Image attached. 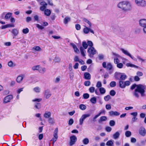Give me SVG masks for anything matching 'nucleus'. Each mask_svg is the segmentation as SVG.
<instances>
[{"label": "nucleus", "mask_w": 146, "mask_h": 146, "mask_svg": "<svg viewBox=\"0 0 146 146\" xmlns=\"http://www.w3.org/2000/svg\"><path fill=\"white\" fill-rule=\"evenodd\" d=\"M109 115L111 116H119L120 115V113L117 111H113L109 112Z\"/></svg>", "instance_id": "14"}, {"label": "nucleus", "mask_w": 146, "mask_h": 146, "mask_svg": "<svg viewBox=\"0 0 146 146\" xmlns=\"http://www.w3.org/2000/svg\"><path fill=\"white\" fill-rule=\"evenodd\" d=\"M126 65L128 67H130L136 68H139V67L138 66H136L134 64H131L130 63H127L126 64Z\"/></svg>", "instance_id": "23"}, {"label": "nucleus", "mask_w": 146, "mask_h": 146, "mask_svg": "<svg viewBox=\"0 0 146 146\" xmlns=\"http://www.w3.org/2000/svg\"><path fill=\"white\" fill-rule=\"evenodd\" d=\"M40 5L42 6H46L47 5V4L44 1H42L40 3Z\"/></svg>", "instance_id": "58"}, {"label": "nucleus", "mask_w": 146, "mask_h": 146, "mask_svg": "<svg viewBox=\"0 0 146 146\" xmlns=\"http://www.w3.org/2000/svg\"><path fill=\"white\" fill-rule=\"evenodd\" d=\"M84 78L86 79L90 80L91 78V75L88 72H86L84 74Z\"/></svg>", "instance_id": "20"}, {"label": "nucleus", "mask_w": 146, "mask_h": 146, "mask_svg": "<svg viewBox=\"0 0 146 146\" xmlns=\"http://www.w3.org/2000/svg\"><path fill=\"white\" fill-rule=\"evenodd\" d=\"M12 32L15 36H16L18 33V31L16 29H14L12 30Z\"/></svg>", "instance_id": "38"}, {"label": "nucleus", "mask_w": 146, "mask_h": 146, "mask_svg": "<svg viewBox=\"0 0 146 146\" xmlns=\"http://www.w3.org/2000/svg\"><path fill=\"white\" fill-rule=\"evenodd\" d=\"M135 2L138 7H144L146 6V1L144 0H135Z\"/></svg>", "instance_id": "5"}, {"label": "nucleus", "mask_w": 146, "mask_h": 146, "mask_svg": "<svg viewBox=\"0 0 146 146\" xmlns=\"http://www.w3.org/2000/svg\"><path fill=\"white\" fill-rule=\"evenodd\" d=\"M140 25L143 27H146V19H142L139 21Z\"/></svg>", "instance_id": "13"}, {"label": "nucleus", "mask_w": 146, "mask_h": 146, "mask_svg": "<svg viewBox=\"0 0 146 146\" xmlns=\"http://www.w3.org/2000/svg\"><path fill=\"white\" fill-rule=\"evenodd\" d=\"M84 85L86 86H89L90 85V81H85L84 82Z\"/></svg>", "instance_id": "60"}, {"label": "nucleus", "mask_w": 146, "mask_h": 146, "mask_svg": "<svg viewBox=\"0 0 146 146\" xmlns=\"http://www.w3.org/2000/svg\"><path fill=\"white\" fill-rule=\"evenodd\" d=\"M70 18L68 17H66L64 19L63 22L65 24H67L70 21Z\"/></svg>", "instance_id": "21"}, {"label": "nucleus", "mask_w": 146, "mask_h": 146, "mask_svg": "<svg viewBox=\"0 0 146 146\" xmlns=\"http://www.w3.org/2000/svg\"><path fill=\"white\" fill-rule=\"evenodd\" d=\"M51 94L50 90H45L44 93V97L46 99H48L51 96Z\"/></svg>", "instance_id": "15"}, {"label": "nucleus", "mask_w": 146, "mask_h": 146, "mask_svg": "<svg viewBox=\"0 0 146 146\" xmlns=\"http://www.w3.org/2000/svg\"><path fill=\"white\" fill-rule=\"evenodd\" d=\"M97 51L94 47H90L88 48V55L90 57H93L94 55L96 54Z\"/></svg>", "instance_id": "4"}, {"label": "nucleus", "mask_w": 146, "mask_h": 146, "mask_svg": "<svg viewBox=\"0 0 146 146\" xmlns=\"http://www.w3.org/2000/svg\"><path fill=\"white\" fill-rule=\"evenodd\" d=\"M33 49L36 51H40L41 50V49L39 46H35L33 48Z\"/></svg>", "instance_id": "40"}, {"label": "nucleus", "mask_w": 146, "mask_h": 146, "mask_svg": "<svg viewBox=\"0 0 146 146\" xmlns=\"http://www.w3.org/2000/svg\"><path fill=\"white\" fill-rule=\"evenodd\" d=\"M51 113L49 111H46L44 114L43 116L45 118H49L51 116Z\"/></svg>", "instance_id": "18"}, {"label": "nucleus", "mask_w": 146, "mask_h": 146, "mask_svg": "<svg viewBox=\"0 0 146 146\" xmlns=\"http://www.w3.org/2000/svg\"><path fill=\"white\" fill-rule=\"evenodd\" d=\"M35 107L37 109H40L41 108L40 104L38 103H36L35 105Z\"/></svg>", "instance_id": "48"}, {"label": "nucleus", "mask_w": 146, "mask_h": 146, "mask_svg": "<svg viewBox=\"0 0 146 146\" xmlns=\"http://www.w3.org/2000/svg\"><path fill=\"white\" fill-rule=\"evenodd\" d=\"M29 29L28 28L23 29L22 31L23 33L25 34L28 33L29 32Z\"/></svg>", "instance_id": "42"}, {"label": "nucleus", "mask_w": 146, "mask_h": 146, "mask_svg": "<svg viewBox=\"0 0 146 146\" xmlns=\"http://www.w3.org/2000/svg\"><path fill=\"white\" fill-rule=\"evenodd\" d=\"M121 73L116 72L115 73V76L116 78L118 80H119L120 76L121 75Z\"/></svg>", "instance_id": "30"}, {"label": "nucleus", "mask_w": 146, "mask_h": 146, "mask_svg": "<svg viewBox=\"0 0 146 146\" xmlns=\"http://www.w3.org/2000/svg\"><path fill=\"white\" fill-rule=\"evenodd\" d=\"M13 98V96L12 95H8L4 98L3 102L4 104L9 102Z\"/></svg>", "instance_id": "11"}, {"label": "nucleus", "mask_w": 146, "mask_h": 146, "mask_svg": "<svg viewBox=\"0 0 146 146\" xmlns=\"http://www.w3.org/2000/svg\"><path fill=\"white\" fill-rule=\"evenodd\" d=\"M110 125L111 126H113L115 125V122L113 120H111L110 122Z\"/></svg>", "instance_id": "57"}, {"label": "nucleus", "mask_w": 146, "mask_h": 146, "mask_svg": "<svg viewBox=\"0 0 146 146\" xmlns=\"http://www.w3.org/2000/svg\"><path fill=\"white\" fill-rule=\"evenodd\" d=\"M70 141L69 145L70 146H71L75 143L77 141V138L76 136L73 135L70 137Z\"/></svg>", "instance_id": "10"}, {"label": "nucleus", "mask_w": 146, "mask_h": 146, "mask_svg": "<svg viewBox=\"0 0 146 146\" xmlns=\"http://www.w3.org/2000/svg\"><path fill=\"white\" fill-rule=\"evenodd\" d=\"M51 13L50 10L48 9H46L44 11V14L47 16H49Z\"/></svg>", "instance_id": "26"}, {"label": "nucleus", "mask_w": 146, "mask_h": 146, "mask_svg": "<svg viewBox=\"0 0 146 146\" xmlns=\"http://www.w3.org/2000/svg\"><path fill=\"white\" fill-rule=\"evenodd\" d=\"M75 27L76 29L77 30H80L81 29L80 25L78 24H76L75 25Z\"/></svg>", "instance_id": "63"}, {"label": "nucleus", "mask_w": 146, "mask_h": 146, "mask_svg": "<svg viewBox=\"0 0 146 146\" xmlns=\"http://www.w3.org/2000/svg\"><path fill=\"white\" fill-rule=\"evenodd\" d=\"M46 71V68H40L39 71L41 73H44Z\"/></svg>", "instance_id": "41"}, {"label": "nucleus", "mask_w": 146, "mask_h": 146, "mask_svg": "<svg viewBox=\"0 0 146 146\" xmlns=\"http://www.w3.org/2000/svg\"><path fill=\"white\" fill-rule=\"evenodd\" d=\"M113 142L111 140L108 141L106 143V145L108 146H113Z\"/></svg>", "instance_id": "35"}, {"label": "nucleus", "mask_w": 146, "mask_h": 146, "mask_svg": "<svg viewBox=\"0 0 146 146\" xmlns=\"http://www.w3.org/2000/svg\"><path fill=\"white\" fill-rule=\"evenodd\" d=\"M33 91L35 92L39 93L40 92L41 89L39 87L37 86L33 88Z\"/></svg>", "instance_id": "24"}, {"label": "nucleus", "mask_w": 146, "mask_h": 146, "mask_svg": "<svg viewBox=\"0 0 146 146\" xmlns=\"http://www.w3.org/2000/svg\"><path fill=\"white\" fill-rule=\"evenodd\" d=\"M125 82L121 80L119 81V85L120 87L121 88H124L125 87Z\"/></svg>", "instance_id": "27"}, {"label": "nucleus", "mask_w": 146, "mask_h": 146, "mask_svg": "<svg viewBox=\"0 0 146 146\" xmlns=\"http://www.w3.org/2000/svg\"><path fill=\"white\" fill-rule=\"evenodd\" d=\"M117 7L122 10L127 12L132 9V6L130 2L127 1L120 2L117 4Z\"/></svg>", "instance_id": "2"}, {"label": "nucleus", "mask_w": 146, "mask_h": 146, "mask_svg": "<svg viewBox=\"0 0 146 146\" xmlns=\"http://www.w3.org/2000/svg\"><path fill=\"white\" fill-rule=\"evenodd\" d=\"M145 87L142 85H137L136 88L135 90L133 93V95L135 97L139 98V97L140 93L142 97L145 96Z\"/></svg>", "instance_id": "1"}, {"label": "nucleus", "mask_w": 146, "mask_h": 146, "mask_svg": "<svg viewBox=\"0 0 146 146\" xmlns=\"http://www.w3.org/2000/svg\"><path fill=\"white\" fill-rule=\"evenodd\" d=\"M24 77V75H21L19 76L17 78L16 81L18 83H21Z\"/></svg>", "instance_id": "16"}, {"label": "nucleus", "mask_w": 146, "mask_h": 146, "mask_svg": "<svg viewBox=\"0 0 146 146\" xmlns=\"http://www.w3.org/2000/svg\"><path fill=\"white\" fill-rule=\"evenodd\" d=\"M90 101L92 104H95L96 103V98L95 97H93L90 99Z\"/></svg>", "instance_id": "32"}, {"label": "nucleus", "mask_w": 146, "mask_h": 146, "mask_svg": "<svg viewBox=\"0 0 146 146\" xmlns=\"http://www.w3.org/2000/svg\"><path fill=\"white\" fill-rule=\"evenodd\" d=\"M83 21L85 23H86L88 25L89 27H91L92 24L89 21L85 18H84L83 19Z\"/></svg>", "instance_id": "19"}, {"label": "nucleus", "mask_w": 146, "mask_h": 146, "mask_svg": "<svg viewBox=\"0 0 146 146\" xmlns=\"http://www.w3.org/2000/svg\"><path fill=\"white\" fill-rule=\"evenodd\" d=\"M83 143L84 145L88 144L89 142V140L87 138H85L82 140Z\"/></svg>", "instance_id": "34"}, {"label": "nucleus", "mask_w": 146, "mask_h": 146, "mask_svg": "<svg viewBox=\"0 0 146 146\" xmlns=\"http://www.w3.org/2000/svg\"><path fill=\"white\" fill-rule=\"evenodd\" d=\"M90 114H84L82 115L79 119V124L80 125H82L84 121L87 117L90 116Z\"/></svg>", "instance_id": "8"}, {"label": "nucleus", "mask_w": 146, "mask_h": 146, "mask_svg": "<svg viewBox=\"0 0 146 146\" xmlns=\"http://www.w3.org/2000/svg\"><path fill=\"white\" fill-rule=\"evenodd\" d=\"M117 64V67L119 68H123V64L121 63H119Z\"/></svg>", "instance_id": "47"}, {"label": "nucleus", "mask_w": 146, "mask_h": 146, "mask_svg": "<svg viewBox=\"0 0 146 146\" xmlns=\"http://www.w3.org/2000/svg\"><path fill=\"white\" fill-rule=\"evenodd\" d=\"M120 50L124 54L129 57L132 59H134V57L132 56L131 54L127 50H125L123 48H121L120 49Z\"/></svg>", "instance_id": "9"}, {"label": "nucleus", "mask_w": 146, "mask_h": 146, "mask_svg": "<svg viewBox=\"0 0 146 146\" xmlns=\"http://www.w3.org/2000/svg\"><path fill=\"white\" fill-rule=\"evenodd\" d=\"M89 90L90 92L93 93L95 90V88L94 87H91L89 88Z\"/></svg>", "instance_id": "43"}, {"label": "nucleus", "mask_w": 146, "mask_h": 146, "mask_svg": "<svg viewBox=\"0 0 146 146\" xmlns=\"http://www.w3.org/2000/svg\"><path fill=\"white\" fill-rule=\"evenodd\" d=\"M40 66L39 65H37L34 66L32 67V70H38L39 71L40 68Z\"/></svg>", "instance_id": "36"}, {"label": "nucleus", "mask_w": 146, "mask_h": 146, "mask_svg": "<svg viewBox=\"0 0 146 146\" xmlns=\"http://www.w3.org/2000/svg\"><path fill=\"white\" fill-rule=\"evenodd\" d=\"M137 58L139 60V61H141V62H143L145 61V60L143 59L139 56H137Z\"/></svg>", "instance_id": "64"}, {"label": "nucleus", "mask_w": 146, "mask_h": 146, "mask_svg": "<svg viewBox=\"0 0 146 146\" xmlns=\"http://www.w3.org/2000/svg\"><path fill=\"white\" fill-rule=\"evenodd\" d=\"M79 108L80 109L84 110L86 109V107L85 105L81 104L80 105Z\"/></svg>", "instance_id": "39"}, {"label": "nucleus", "mask_w": 146, "mask_h": 146, "mask_svg": "<svg viewBox=\"0 0 146 146\" xmlns=\"http://www.w3.org/2000/svg\"><path fill=\"white\" fill-rule=\"evenodd\" d=\"M115 92L114 90H111L110 92V94L112 96H114L115 94Z\"/></svg>", "instance_id": "59"}, {"label": "nucleus", "mask_w": 146, "mask_h": 146, "mask_svg": "<svg viewBox=\"0 0 146 146\" xmlns=\"http://www.w3.org/2000/svg\"><path fill=\"white\" fill-rule=\"evenodd\" d=\"M136 74L138 76H141L143 75V73L142 72L138 71L137 72Z\"/></svg>", "instance_id": "61"}, {"label": "nucleus", "mask_w": 146, "mask_h": 146, "mask_svg": "<svg viewBox=\"0 0 146 146\" xmlns=\"http://www.w3.org/2000/svg\"><path fill=\"white\" fill-rule=\"evenodd\" d=\"M12 15V13H7L5 16V19H9Z\"/></svg>", "instance_id": "33"}, {"label": "nucleus", "mask_w": 146, "mask_h": 146, "mask_svg": "<svg viewBox=\"0 0 146 146\" xmlns=\"http://www.w3.org/2000/svg\"><path fill=\"white\" fill-rule=\"evenodd\" d=\"M24 89L23 88H19L17 90V93L19 94L21 92H22L23 90V89Z\"/></svg>", "instance_id": "55"}, {"label": "nucleus", "mask_w": 146, "mask_h": 146, "mask_svg": "<svg viewBox=\"0 0 146 146\" xmlns=\"http://www.w3.org/2000/svg\"><path fill=\"white\" fill-rule=\"evenodd\" d=\"M120 77L119 80H124L127 77V76L124 73H121Z\"/></svg>", "instance_id": "29"}, {"label": "nucleus", "mask_w": 146, "mask_h": 146, "mask_svg": "<svg viewBox=\"0 0 146 146\" xmlns=\"http://www.w3.org/2000/svg\"><path fill=\"white\" fill-rule=\"evenodd\" d=\"M8 65L9 67H13L15 66V64L12 61H10L8 63Z\"/></svg>", "instance_id": "52"}, {"label": "nucleus", "mask_w": 146, "mask_h": 146, "mask_svg": "<svg viewBox=\"0 0 146 146\" xmlns=\"http://www.w3.org/2000/svg\"><path fill=\"white\" fill-rule=\"evenodd\" d=\"M42 99L41 98H35L32 100L33 102H39L41 101Z\"/></svg>", "instance_id": "45"}, {"label": "nucleus", "mask_w": 146, "mask_h": 146, "mask_svg": "<svg viewBox=\"0 0 146 146\" xmlns=\"http://www.w3.org/2000/svg\"><path fill=\"white\" fill-rule=\"evenodd\" d=\"M89 95L88 93H85L83 94V97L85 99H87L89 97Z\"/></svg>", "instance_id": "46"}, {"label": "nucleus", "mask_w": 146, "mask_h": 146, "mask_svg": "<svg viewBox=\"0 0 146 146\" xmlns=\"http://www.w3.org/2000/svg\"><path fill=\"white\" fill-rule=\"evenodd\" d=\"M82 45L83 47L81 46L80 47V50L82 55L83 56H84L86 55L85 53L86 52V51L84 49L87 48L88 47V45L85 41H84L82 42Z\"/></svg>", "instance_id": "3"}, {"label": "nucleus", "mask_w": 146, "mask_h": 146, "mask_svg": "<svg viewBox=\"0 0 146 146\" xmlns=\"http://www.w3.org/2000/svg\"><path fill=\"white\" fill-rule=\"evenodd\" d=\"M48 122L51 125H53L55 123L54 119L52 117H50L48 119Z\"/></svg>", "instance_id": "28"}, {"label": "nucleus", "mask_w": 146, "mask_h": 146, "mask_svg": "<svg viewBox=\"0 0 146 146\" xmlns=\"http://www.w3.org/2000/svg\"><path fill=\"white\" fill-rule=\"evenodd\" d=\"M110 85L112 87H115L116 85V83L115 81H112L110 83Z\"/></svg>", "instance_id": "44"}, {"label": "nucleus", "mask_w": 146, "mask_h": 146, "mask_svg": "<svg viewBox=\"0 0 146 146\" xmlns=\"http://www.w3.org/2000/svg\"><path fill=\"white\" fill-rule=\"evenodd\" d=\"M107 119V118L106 116L101 117L100 119V121H106Z\"/></svg>", "instance_id": "50"}, {"label": "nucleus", "mask_w": 146, "mask_h": 146, "mask_svg": "<svg viewBox=\"0 0 146 146\" xmlns=\"http://www.w3.org/2000/svg\"><path fill=\"white\" fill-rule=\"evenodd\" d=\"M60 80V77H56L55 80H54V82L55 83H58Z\"/></svg>", "instance_id": "54"}, {"label": "nucleus", "mask_w": 146, "mask_h": 146, "mask_svg": "<svg viewBox=\"0 0 146 146\" xmlns=\"http://www.w3.org/2000/svg\"><path fill=\"white\" fill-rule=\"evenodd\" d=\"M139 134L143 136H144L146 134V132L145 128L143 127H141L139 130Z\"/></svg>", "instance_id": "12"}, {"label": "nucleus", "mask_w": 146, "mask_h": 146, "mask_svg": "<svg viewBox=\"0 0 146 146\" xmlns=\"http://www.w3.org/2000/svg\"><path fill=\"white\" fill-rule=\"evenodd\" d=\"M99 90L100 92V94H104L106 92V89L103 87L100 88L99 89Z\"/></svg>", "instance_id": "25"}, {"label": "nucleus", "mask_w": 146, "mask_h": 146, "mask_svg": "<svg viewBox=\"0 0 146 146\" xmlns=\"http://www.w3.org/2000/svg\"><path fill=\"white\" fill-rule=\"evenodd\" d=\"M102 86L101 82L100 81L97 82L96 84V87L98 88L101 87Z\"/></svg>", "instance_id": "53"}, {"label": "nucleus", "mask_w": 146, "mask_h": 146, "mask_svg": "<svg viewBox=\"0 0 146 146\" xmlns=\"http://www.w3.org/2000/svg\"><path fill=\"white\" fill-rule=\"evenodd\" d=\"M58 128H56L53 133V137L52 138V141H53L52 144H54L55 142H56L58 138Z\"/></svg>", "instance_id": "6"}, {"label": "nucleus", "mask_w": 146, "mask_h": 146, "mask_svg": "<svg viewBox=\"0 0 146 146\" xmlns=\"http://www.w3.org/2000/svg\"><path fill=\"white\" fill-rule=\"evenodd\" d=\"M84 28L83 29V32L85 34H88L90 32L93 34H94L93 30L90 28V27H88L86 25L84 26Z\"/></svg>", "instance_id": "7"}, {"label": "nucleus", "mask_w": 146, "mask_h": 146, "mask_svg": "<svg viewBox=\"0 0 146 146\" xmlns=\"http://www.w3.org/2000/svg\"><path fill=\"white\" fill-rule=\"evenodd\" d=\"M54 61L55 62H60V59L59 57H56L54 59Z\"/></svg>", "instance_id": "51"}, {"label": "nucleus", "mask_w": 146, "mask_h": 146, "mask_svg": "<svg viewBox=\"0 0 146 146\" xmlns=\"http://www.w3.org/2000/svg\"><path fill=\"white\" fill-rule=\"evenodd\" d=\"M111 98L110 96L109 95H108L105 96L104 97V100L106 101H108Z\"/></svg>", "instance_id": "49"}, {"label": "nucleus", "mask_w": 146, "mask_h": 146, "mask_svg": "<svg viewBox=\"0 0 146 146\" xmlns=\"http://www.w3.org/2000/svg\"><path fill=\"white\" fill-rule=\"evenodd\" d=\"M119 60L118 59V58H114V62L115 64H117L119 63Z\"/></svg>", "instance_id": "62"}, {"label": "nucleus", "mask_w": 146, "mask_h": 146, "mask_svg": "<svg viewBox=\"0 0 146 146\" xmlns=\"http://www.w3.org/2000/svg\"><path fill=\"white\" fill-rule=\"evenodd\" d=\"M120 135V133L118 131L116 132L113 135V138L116 139L119 138Z\"/></svg>", "instance_id": "22"}, {"label": "nucleus", "mask_w": 146, "mask_h": 146, "mask_svg": "<svg viewBox=\"0 0 146 146\" xmlns=\"http://www.w3.org/2000/svg\"><path fill=\"white\" fill-rule=\"evenodd\" d=\"M87 44L90 47H93V44L92 42L91 41H88L87 42Z\"/></svg>", "instance_id": "56"}, {"label": "nucleus", "mask_w": 146, "mask_h": 146, "mask_svg": "<svg viewBox=\"0 0 146 146\" xmlns=\"http://www.w3.org/2000/svg\"><path fill=\"white\" fill-rule=\"evenodd\" d=\"M125 135L126 137H129L131 135V133L130 131H127L125 132Z\"/></svg>", "instance_id": "37"}, {"label": "nucleus", "mask_w": 146, "mask_h": 146, "mask_svg": "<svg viewBox=\"0 0 146 146\" xmlns=\"http://www.w3.org/2000/svg\"><path fill=\"white\" fill-rule=\"evenodd\" d=\"M70 45L73 48L75 52L77 54L79 53V50L75 44L73 43H70Z\"/></svg>", "instance_id": "17"}, {"label": "nucleus", "mask_w": 146, "mask_h": 146, "mask_svg": "<svg viewBox=\"0 0 146 146\" xmlns=\"http://www.w3.org/2000/svg\"><path fill=\"white\" fill-rule=\"evenodd\" d=\"M112 66L111 64L110 63H108L106 68V69L108 70H111L112 69Z\"/></svg>", "instance_id": "31"}]
</instances>
